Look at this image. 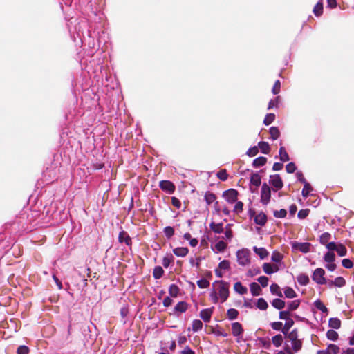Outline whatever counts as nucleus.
<instances>
[{"label": "nucleus", "mask_w": 354, "mask_h": 354, "mask_svg": "<svg viewBox=\"0 0 354 354\" xmlns=\"http://www.w3.org/2000/svg\"><path fill=\"white\" fill-rule=\"evenodd\" d=\"M261 178L258 173H254L250 177V183L256 187H259L261 185Z\"/></svg>", "instance_id": "22"}, {"label": "nucleus", "mask_w": 354, "mask_h": 354, "mask_svg": "<svg viewBox=\"0 0 354 354\" xmlns=\"http://www.w3.org/2000/svg\"><path fill=\"white\" fill-rule=\"evenodd\" d=\"M269 183L276 189V191L281 189L283 185V181L279 174L270 175Z\"/></svg>", "instance_id": "8"}, {"label": "nucleus", "mask_w": 354, "mask_h": 354, "mask_svg": "<svg viewBox=\"0 0 354 354\" xmlns=\"http://www.w3.org/2000/svg\"><path fill=\"white\" fill-rule=\"evenodd\" d=\"M163 232L167 239H169L174 234V229L171 226H167L164 228Z\"/></svg>", "instance_id": "48"}, {"label": "nucleus", "mask_w": 354, "mask_h": 354, "mask_svg": "<svg viewBox=\"0 0 354 354\" xmlns=\"http://www.w3.org/2000/svg\"><path fill=\"white\" fill-rule=\"evenodd\" d=\"M324 260L326 263H333L335 260V255L333 252H328L324 254Z\"/></svg>", "instance_id": "41"}, {"label": "nucleus", "mask_w": 354, "mask_h": 354, "mask_svg": "<svg viewBox=\"0 0 354 354\" xmlns=\"http://www.w3.org/2000/svg\"><path fill=\"white\" fill-rule=\"evenodd\" d=\"M203 328V322L199 319H194L192 322V329L194 332H198Z\"/></svg>", "instance_id": "36"}, {"label": "nucleus", "mask_w": 354, "mask_h": 354, "mask_svg": "<svg viewBox=\"0 0 354 354\" xmlns=\"http://www.w3.org/2000/svg\"><path fill=\"white\" fill-rule=\"evenodd\" d=\"M297 282L301 286H306L309 283V277L308 275L305 274H299L297 278Z\"/></svg>", "instance_id": "31"}, {"label": "nucleus", "mask_w": 354, "mask_h": 354, "mask_svg": "<svg viewBox=\"0 0 354 354\" xmlns=\"http://www.w3.org/2000/svg\"><path fill=\"white\" fill-rule=\"evenodd\" d=\"M160 189L167 192L168 194H171L175 190L174 185L169 180H162L159 183Z\"/></svg>", "instance_id": "9"}, {"label": "nucleus", "mask_w": 354, "mask_h": 354, "mask_svg": "<svg viewBox=\"0 0 354 354\" xmlns=\"http://www.w3.org/2000/svg\"><path fill=\"white\" fill-rule=\"evenodd\" d=\"M237 196L238 192L234 189H229L223 193V197L231 204L236 201Z\"/></svg>", "instance_id": "6"}, {"label": "nucleus", "mask_w": 354, "mask_h": 354, "mask_svg": "<svg viewBox=\"0 0 354 354\" xmlns=\"http://www.w3.org/2000/svg\"><path fill=\"white\" fill-rule=\"evenodd\" d=\"M216 175L217 177L223 181H225L227 179V174L225 169L219 171Z\"/></svg>", "instance_id": "62"}, {"label": "nucleus", "mask_w": 354, "mask_h": 354, "mask_svg": "<svg viewBox=\"0 0 354 354\" xmlns=\"http://www.w3.org/2000/svg\"><path fill=\"white\" fill-rule=\"evenodd\" d=\"M331 238L330 234L328 232L323 233L319 237V242L322 245H326Z\"/></svg>", "instance_id": "39"}, {"label": "nucleus", "mask_w": 354, "mask_h": 354, "mask_svg": "<svg viewBox=\"0 0 354 354\" xmlns=\"http://www.w3.org/2000/svg\"><path fill=\"white\" fill-rule=\"evenodd\" d=\"M258 148L260 149L261 153L263 154H268L270 152V145L267 142L260 141L258 143Z\"/></svg>", "instance_id": "21"}, {"label": "nucleus", "mask_w": 354, "mask_h": 354, "mask_svg": "<svg viewBox=\"0 0 354 354\" xmlns=\"http://www.w3.org/2000/svg\"><path fill=\"white\" fill-rule=\"evenodd\" d=\"M188 308V304L185 301H179L174 309V313H185Z\"/></svg>", "instance_id": "12"}, {"label": "nucleus", "mask_w": 354, "mask_h": 354, "mask_svg": "<svg viewBox=\"0 0 354 354\" xmlns=\"http://www.w3.org/2000/svg\"><path fill=\"white\" fill-rule=\"evenodd\" d=\"M214 307L203 309L200 312V317L205 322H209L213 313Z\"/></svg>", "instance_id": "10"}, {"label": "nucleus", "mask_w": 354, "mask_h": 354, "mask_svg": "<svg viewBox=\"0 0 354 354\" xmlns=\"http://www.w3.org/2000/svg\"><path fill=\"white\" fill-rule=\"evenodd\" d=\"M259 152V149H258V147L257 146H254V147H250L247 152H246V155L250 156V157H253L254 156H256Z\"/></svg>", "instance_id": "52"}, {"label": "nucleus", "mask_w": 354, "mask_h": 354, "mask_svg": "<svg viewBox=\"0 0 354 354\" xmlns=\"http://www.w3.org/2000/svg\"><path fill=\"white\" fill-rule=\"evenodd\" d=\"M270 138L273 140H277L280 136V131L276 127H271L269 129Z\"/></svg>", "instance_id": "32"}, {"label": "nucleus", "mask_w": 354, "mask_h": 354, "mask_svg": "<svg viewBox=\"0 0 354 354\" xmlns=\"http://www.w3.org/2000/svg\"><path fill=\"white\" fill-rule=\"evenodd\" d=\"M212 290L209 293V297L214 304H217L218 300L225 302L229 297V285L227 283L220 280L212 283Z\"/></svg>", "instance_id": "1"}, {"label": "nucleus", "mask_w": 354, "mask_h": 354, "mask_svg": "<svg viewBox=\"0 0 354 354\" xmlns=\"http://www.w3.org/2000/svg\"><path fill=\"white\" fill-rule=\"evenodd\" d=\"M270 187L266 183H263L261 190V202L263 205H268L270 201Z\"/></svg>", "instance_id": "5"}, {"label": "nucleus", "mask_w": 354, "mask_h": 354, "mask_svg": "<svg viewBox=\"0 0 354 354\" xmlns=\"http://www.w3.org/2000/svg\"><path fill=\"white\" fill-rule=\"evenodd\" d=\"M299 304H300L299 300H294V301H290L288 304V310H289V313L290 311L295 310L297 308H298Z\"/></svg>", "instance_id": "45"}, {"label": "nucleus", "mask_w": 354, "mask_h": 354, "mask_svg": "<svg viewBox=\"0 0 354 354\" xmlns=\"http://www.w3.org/2000/svg\"><path fill=\"white\" fill-rule=\"evenodd\" d=\"M197 285L200 288H207L209 286V282L205 279H201L197 281Z\"/></svg>", "instance_id": "56"}, {"label": "nucleus", "mask_w": 354, "mask_h": 354, "mask_svg": "<svg viewBox=\"0 0 354 354\" xmlns=\"http://www.w3.org/2000/svg\"><path fill=\"white\" fill-rule=\"evenodd\" d=\"M174 257L171 254H167V256L164 257L162 259V266L165 268H168L170 265V263L173 261Z\"/></svg>", "instance_id": "44"}, {"label": "nucleus", "mask_w": 354, "mask_h": 354, "mask_svg": "<svg viewBox=\"0 0 354 354\" xmlns=\"http://www.w3.org/2000/svg\"><path fill=\"white\" fill-rule=\"evenodd\" d=\"M279 101V96H277L274 99L270 100L269 103H268V109H273V108H277L278 106Z\"/></svg>", "instance_id": "54"}, {"label": "nucleus", "mask_w": 354, "mask_h": 354, "mask_svg": "<svg viewBox=\"0 0 354 354\" xmlns=\"http://www.w3.org/2000/svg\"><path fill=\"white\" fill-rule=\"evenodd\" d=\"M313 13L315 16L319 17L323 13V3L322 0H319L313 8Z\"/></svg>", "instance_id": "25"}, {"label": "nucleus", "mask_w": 354, "mask_h": 354, "mask_svg": "<svg viewBox=\"0 0 354 354\" xmlns=\"http://www.w3.org/2000/svg\"><path fill=\"white\" fill-rule=\"evenodd\" d=\"M164 274V270L161 266H156L153 270V276L156 279H160Z\"/></svg>", "instance_id": "30"}, {"label": "nucleus", "mask_w": 354, "mask_h": 354, "mask_svg": "<svg viewBox=\"0 0 354 354\" xmlns=\"http://www.w3.org/2000/svg\"><path fill=\"white\" fill-rule=\"evenodd\" d=\"M232 333L234 337L236 338L237 342H239L243 333V328L239 322H234L232 324Z\"/></svg>", "instance_id": "7"}, {"label": "nucleus", "mask_w": 354, "mask_h": 354, "mask_svg": "<svg viewBox=\"0 0 354 354\" xmlns=\"http://www.w3.org/2000/svg\"><path fill=\"white\" fill-rule=\"evenodd\" d=\"M310 210L308 209H301L297 214V217L299 219H304L306 218L309 214Z\"/></svg>", "instance_id": "59"}, {"label": "nucleus", "mask_w": 354, "mask_h": 354, "mask_svg": "<svg viewBox=\"0 0 354 354\" xmlns=\"http://www.w3.org/2000/svg\"><path fill=\"white\" fill-rule=\"evenodd\" d=\"M302 347V342L299 339L292 342V348L295 352L299 351Z\"/></svg>", "instance_id": "53"}, {"label": "nucleus", "mask_w": 354, "mask_h": 354, "mask_svg": "<svg viewBox=\"0 0 354 354\" xmlns=\"http://www.w3.org/2000/svg\"><path fill=\"white\" fill-rule=\"evenodd\" d=\"M328 326L333 329H339L341 326V321L337 318H330L328 322Z\"/></svg>", "instance_id": "24"}, {"label": "nucleus", "mask_w": 354, "mask_h": 354, "mask_svg": "<svg viewBox=\"0 0 354 354\" xmlns=\"http://www.w3.org/2000/svg\"><path fill=\"white\" fill-rule=\"evenodd\" d=\"M218 268L221 270H228L230 268V262L227 260H223L219 263Z\"/></svg>", "instance_id": "63"}, {"label": "nucleus", "mask_w": 354, "mask_h": 354, "mask_svg": "<svg viewBox=\"0 0 354 354\" xmlns=\"http://www.w3.org/2000/svg\"><path fill=\"white\" fill-rule=\"evenodd\" d=\"M250 250L248 249H241L236 252V258L238 263L241 266H248L250 263Z\"/></svg>", "instance_id": "2"}, {"label": "nucleus", "mask_w": 354, "mask_h": 354, "mask_svg": "<svg viewBox=\"0 0 354 354\" xmlns=\"http://www.w3.org/2000/svg\"><path fill=\"white\" fill-rule=\"evenodd\" d=\"M272 344L276 346L279 347L282 344L283 337L281 335H277L272 338Z\"/></svg>", "instance_id": "42"}, {"label": "nucleus", "mask_w": 354, "mask_h": 354, "mask_svg": "<svg viewBox=\"0 0 354 354\" xmlns=\"http://www.w3.org/2000/svg\"><path fill=\"white\" fill-rule=\"evenodd\" d=\"M287 214V211L284 209H281L280 210H275L274 212V216L278 218H283L286 217Z\"/></svg>", "instance_id": "51"}, {"label": "nucleus", "mask_w": 354, "mask_h": 354, "mask_svg": "<svg viewBox=\"0 0 354 354\" xmlns=\"http://www.w3.org/2000/svg\"><path fill=\"white\" fill-rule=\"evenodd\" d=\"M296 169H297V167L295 165V163H293V162H290V163L287 164L286 166V170L289 174L294 173Z\"/></svg>", "instance_id": "60"}, {"label": "nucleus", "mask_w": 354, "mask_h": 354, "mask_svg": "<svg viewBox=\"0 0 354 354\" xmlns=\"http://www.w3.org/2000/svg\"><path fill=\"white\" fill-rule=\"evenodd\" d=\"M204 198H205L206 203L208 205L212 204L216 200L215 195L213 193L209 192H207L205 193Z\"/></svg>", "instance_id": "43"}, {"label": "nucleus", "mask_w": 354, "mask_h": 354, "mask_svg": "<svg viewBox=\"0 0 354 354\" xmlns=\"http://www.w3.org/2000/svg\"><path fill=\"white\" fill-rule=\"evenodd\" d=\"M326 337L330 340L336 341L338 339V333L334 330H328L326 333Z\"/></svg>", "instance_id": "46"}, {"label": "nucleus", "mask_w": 354, "mask_h": 354, "mask_svg": "<svg viewBox=\"0 0 354 354\" xmlns=\"http://www.w3.org/2000/svg\"><path fill=\"white\" fill-rule=\"evenodd\" d=\"M271 304L274 308L278 310H281L284 308V307L286 306L285 301L279 298H276L273 299L272 301L271 302Z\"/></svg>", "instance_id": "19"}, {"label": "nucleus", "mask_w": 354, "mask_h": 354, "mask_svg": "<svg viewBox=\"0 0 354 354\" xmlns=\"http://www.w3.org/2000/svg\"><path fill=\"white\" fill-rule=\"evenodd\" d=\"M325 271L322 268H317L314 270L312 279L313 280L319 285L326 284L327 281L324 277Z\"/></svg>", "instance_id": "4"}, {"label": "nucleus", "mask_w": 354, "mask_h": 354, "mask_svg": "<svg viewBox=\"0 0 354 354\" xmlns=\"http://www.w3.org/2000/svg\"><path fill=\"white\" fill-rule=\"evenodd\" d=\"M335 251L337 252L338 255L340 257H344L347 254V250H346V247L343 244L339 243H338V246Z\"/></svg>", "instance_id": "40"}, {"label": "nucleus", "mask_w": 354, "mask_h": 354, "mask_svg": "<svg viewBox=\"0 0 354 354\" xmlns=\"http://www.w3.org/2000/svg\"><path fill=\"white\" fill-rule=\"evenodd\" d=\"M223 232L225 236L223 237V239H225L230 241L233 237L232 230H231V224H227L225 227Z\"/></svg>", "instance_id": "26"}, {"label": "nucleus", "mask_w": 354, "mask_h": 354, "mask_svg": "<svg viewBox=\"0 0 354 354\" xmlns=\"http://www.w3.org/2000/svg\"><path fill=\"white\" fill-rule=\"evenodd\" d=\"M275 119V115L274 113H268L264 120L263 124L266 126L270 124Z\"/></svg>", "instance_id": "49"}, {"label": "nucleus", "mask_w": 354, "mask_h": 354, "mask_svg": "<svg viewBox=\"0 0 354 354\" xmlns=\"http://www.w3.org/2000/svg\"><path fill=\"white\" fill-rule=\"evenodd\" d=\"M239 311L235 308H230L227 311V316L228 319L234 320L238 317Z\"/></svg>", "instance_id": "33"}, {"label": "nucleus", "mask_w": 354, "mask_h": 354, "mask_svg": "<svg viewBox=\"0 0 354 354\" xmlns=\"http://www.w3.org/2000/svg\"><path fill=\"white\" fill-rule=\"evenodd\" d=\"M209 227L216 234H221L225 230L222 223H216L215 222H211Z\"/></svg>", "instance_id": "13"}, {"label": "nucleus", "mask_w": 354, "mask_h": 354, "mask_svg": "<svg viewBox=\"0 0 354 354\" xmlns=\"http://www.w3.org/2000/svg\"><path fill=\"white\" fill-rule=\"evenodd\" d=\"M284 295L286 298L292 299L297 297V293L290 287H286L284 289Z\"/></svg>", "instance_id": "34"}, {"label": "nucleus", "mask_w": 354, "mask_h": 354, "mask_svg": "<svg viewBox=\"0 0 354 354\" xmlns=\"http://www.w3.org/2000/svg\"><path fill=\"white\" fill-rule=\"evenodd\" d=\"M29 348L26 346H20L18 347L17 353V354H28Z\"/></svg>", "instance_id": "64"}, {"label": "nucleus", "mask_w": 354, "mask_h": 354, "mask_svg": "<svg viewBox=\"0 0 354 354\" xmlns=\"http://www.w3.org/2000/svg\"><path fill=\"white\" fill-rule=\"evenodd\" d=\"M257 307L261 310H265L268 308V305L263 298H259L257 299Z\"/></svg>", "instance_id": "38"}, {"label": "nucleus", "mask_w": 354, "mask_h": 354, "mask_svg": "<svg viewBox=\"0 0 354 354\" xmlns=\"http://www.w3.org/2000/svg\"><path fill=\"white\" fill-rule=\"evenodd\" d=\"M118 240L120 243H124L126 245H131V239L129 236L128 233L125 231L120 232L118 236Z\"/></svg>", "instance_id": "11"}, {"label": "nucleus", "mask_w": 354, "mask_h": 354, "mask_svg": "<svg viewBox=\"0 0 354 354\" xmlns=\"http://www.w3.org/2000/svg\"><path fill=\"white\" fill-rule=\"evenodd\" d=\"M312 190H313V188L308 183L304 184V188L301 192V194H302L303 197L306 198L309 196L310 192Z\"/></svg>", "instance_id": "37"}, {"label": "nucleus", "mask_w": 354, "mask_h": 354, "mask_svg": "<svg viewBox=\"0 0 354 354\" xmlns=\"http://www.w3.org/2000/svg\"><path fill=\"white\" fill-rule=\"evenodd\" d=\"M335 286L342 288L346 285V281L342 277H337L334 279Z\"/></svg>", "instance_id": "50"}, {"label": "nucleus", "mask_w": 354, "mask_h": 354, "mask_svg": "<svg viewBox=\"0 0 354 354\" xmlns=\"http://www.w3.org/2000/svg\"><path fill=\"white\" fill-rule=\"evenodd\" d=\"M234 290L240 295H245L248 292V288L245 286H243L239 281L234 283Z\"/></svg>", "instance_id": "17"}, {"label": "nucleus", "mask_w": 354, "mask_h": 354, "mask_svg": "<svg viewBox=\"0 0 354 354\" xmlns=\"http://www.w3.org/2000/svg\"><path fill=\"white\" fill-rule=\"evenodd\" d=\"M315 304V306L320 311H322V313H327L328 312V309L325 306V305L322 303V301H320L319 299H317L315 301L314 303Z\"/></svg>", "instance_id": "47"}, {"label": "nucleus", "mask_w": 354, "mask_h": 354, "mask_svg": "<svg viewBox=\"0 0 354 354\" xmlns=\"http://www.w3.org/2000/svg\"><path fill=\"white\" fill-rule=\"evenodd\" d=\"M339 351V347L335 344H329L326 350L319 351V353L324 354H337Z\"/></svg>", "instance_id": "15"}, {"label": "nucleus", "mask_w": 354, "mask_h": 354, "mask_svg": "<svg viewBox=\"0 0 354 354\" xmlns=\"http://www.w3.org/2000/svg\"><path fill=\"white\" fill-rule=\"evenodd\" d=\"M250 291L253 296H258L261 294V290L259 285L255 282L250 283Z\"/></svg>", "instance_id": "23"}, {"label": "nucleus", "mask_w": 354, "mask_h": 354, "mask_svg": "<svg viewBox=\"0 0 354 354\" xmlns=\"http://www.w3.org/2000/svg\"><path fill=\"white\" fill-rule=\"evenodd\" d=\"M254 222L256 224L263 226L267 222V216L263 212H260L254 217Z\"/></svg>", "instance_id": "14"}, {"label": "nucleus", "mask_w": 354, "mask_h": 354, "mask_svg": "<svg viewBox=\"0 0 354 354\" xmlns=\"http://www.w3.org/2000/svg\"><path fill=\"white\" fill-rule=\"evenodd\" d=\"M270 292L272 295L283 297V294L281 291L280 287L277 283H272L270 287Z\"/></svg>", "instance_id": "29"}, {"label": "nucleus", "mask_w": 354, "mask_h": 354, "mask_svg": "<svg viewBox=\"0 0 354 354\" xmlns=\"http://www.w3.org/2000/svg\"><path fill=\"white\" fill-rule=\"evenodd\" d=\"M342 266L347 269H351L353 267V263L349 259H344L342 261Z\"/></svg>", "instance_id": "58"}, {"label": "nucleus", "mask_w": 354, "mask_h": 354, "mask_svg": "<svg viewBox=\"0 0 354 354\" xmlns=\"http://www.w3.org/2000/svg\"><path fill=\"white\" fill-rule=\"evenodd\" d=\"M253 250L261 259H264L268 255V251L264 248H257L254 246Z\"/></svg>", "instance_id": "18"}, {"label": "nucleus", "mask_w": 354, "mask_h": 354, "mask_svg": "<svg viewBox=\"0 0 354 354\" xmlns=\"http://www.w3.org/2000/svg\"><path fill=\"white\" fill-rule=\"evenodd\" d=\"M290 244L293 252L307 253L310 252L311 248V244L308 242L300 243L297 241H292Z\"/></svg>", "instance_id": "3"}, {"label": "nucleus", "mask_w": 354, "mask_h": 354, "mask_svg": "<svg viewBox=\"0 0 354 354\" xmlns=\"http://www.w3.org/2000/svg\"><path fill=\"white\" fill-rule=\"evenodd\" d=\"M283 256L277 252H274L272 254L271 259L275 263H279L282 260Z\"/></svg>", "instance_id": "55"}, {"label": "nucleus", "mask_w": 354, "mask_h": 354, "mask_svg": "<svg viewBox=\"0 0 354 354\" xmlns=\"http://www.w3.org/2000/svg\"><path fill=\"white\" fill-rule=\"evenodd\" d=\"M272 268V264L268 263H265L263 265V270L267 274H271L273 273Z\"/></svg>", "instance_id": "61"}, {"label": "nucleus", "mask_w": 354, "mask_h": 354, "mask_svg": "<svg viewBox=\"0 0 354 354\" xmlns=\"http://www.w3.org/2000/svg\"><path fill=\"white\" fill-rule=\"evenodd\" d=\"M267 162V158L263 156H260L257 158H255L253 160L252 166L255 168H258L260 167L263 166Z\"/></svg>", "instance_id": "20"}, {"label": "nucleus", "mask_w": 354, "mask_h": 354, "mask_svg": "<svg viewBox=\"0 0 354 354\" xmlns=\"http://www.w3.org/2000/svg\"><path fill=\"white\" fill-rule=\"evenodd\" d=\"M281 82L279 80H276L272 89V92L274 95H277L280 92Z\"/></svg>", "instance_id": "57"}, {"label": "nucleus", "mask_w": 354, "mask_h": 354, "mask_svg": "<svg viewBox=\"0 0 354 354\" xmlns=\"http://www.w3.org/2000/svg\"><path fill=\"white\" fill-rule=\"evenodd\" d=\"M294 321L292 319H287L283 328H282V333L285 335L288 334L290 328L293 326Z\"/></svg>", "instance_id": "35"}, {"label": "nucleus", "mask_w": 354, "mask_h": 354, "mask_svg": "<svg viewBox=\"0 0 354 354\" xmlns=\"http://www.w3.org/2000/svg\"><path fill=\"white\" fill-rule=\"evenodd\" d=\"M227 243L223 240L218 241L214 245V250L216 252H223L227 248Z\"/></svg>", "instance_id": "27"}, {"label": "nucleus", "mask_w": 354, "mask_h": 354, "mask_svg": "<svg viewBox=\"0 0 354 354\" xmlns=\"http://www.w3.org/2000/svg\"><path fill=\"white\" fill-rule=\"evenodd\" d=\"M180 292V288L176 284H171L169 288V293L172 297H177Z\"/></svg>", "instance_id": "28"}, {"label": "nucleus", "mask_w": 354, "mask_h": 354, "mask_svg": "<svg viewBox=\"0 0 354 354\" xmlns=\"http://www.w3.org/2000/svg\"><path fill=\"white\" fill-rule=\"evenodd\" d=\"M189 250L187 248L178 247L173 250L174 254L177 257H184L188 254Z\"/></svg>", "instance_id": "16"}]
</instances>
